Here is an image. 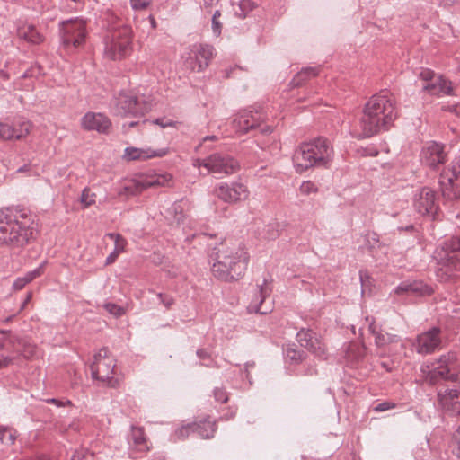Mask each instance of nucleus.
I'll return each mask as SVG.
<instances>
[{"mask_svg":"<svg viewBox=\"0 0 460 460\" xmlns=\"http://www.w3.org/2000/svg\"><path fill=\"white\" fill-rule=\"evenodd\" d=\"M211 274L217 279L232 282L243 277L250 262L245 243L235 236H226L208 253Z\"/></svg>","mask_w":460,"mask_h":460,"instance_id":"f257e3e1","label":"nucleus"},{"mask_svg":"<svg viewBox=\"0 0 460 460\" xmlns=\"http://www.w3.org/2000/svg\"><path fill=\"white\" fill-rule=\"evenodd\" d=\"M394 98L388 93L372 96L365 104L362 116L351 127L357 138L370 137L387 130L396 119Z\"/></svg>","mask_w":460,"mask_h":460,"instance_id":"f03ea898","label":"nucleus"},{"mask_svg":"<svg viewBox=\"0 0 460 460\" xmlns=\"http://www.w3.org/2000/svg\"><path fill=\"white\" fill-rule=\"evenodd\" d=\"M31 220L26 213L0 208V244L22 247L33 237Z\"/></svg>","mask_w":460,"mask_h":460,"instance_id":"7ed1b4c3","label":"nucleus"},{"mask_svg":"<svg viewBox=\"0 0 460 460\" xmlns=\"http://www.w3.org/2000/svg\"><path fill=\"white\" fill-rule=\"evenodd\" d=\"M333 155V150L327 139L320 137L302 144L295 152L293 162L299 173L314 166H327Z\"/></svg>","mask_w":460,"mask_h":460,"instance_id":"20e7f679","label":"nucleus"},{"mask_svg":"<svg viewBox=\"0 0 460 460\" xmlns=\"http://www.w3.org/2000/svg\"><path fill=\"white\" fill-rule=\"evenodd\" d=\"M434 258L438 261L437 278L440 282L460 278V241L457 239L445 243L437 248Z\"/></svg>","mask_w":460,"mask_h":460,"instance_id":"39448f33","label":"nucleus"},{"mask_svg":"<svg viewBox=\"0 0 460 460\" xmlns=\"http://www.w3.org/2000/svg\"><path fill=\"white\" fill-rule=\"evenodd\" d=\"M425 379L432 385L439 380L460 384V357L456 351H448L439 356L431 367H422Z\"/></svg>","mask_w":460,"mask_h":460,"instance_id":"423d86ee","label":"nucleus"},{"mask_svg":"<svg viewBox=\"0 0 460 460\" xmlns=\"http://www.w3.org/2000/svg\"><path fill=\"white\" fill-rule=\"evenodd\" d=\"M132 51V30L121 26L111 30L105 38L104 55L111 60H121Z\"/></svg>","mask_w":460,"mask_h":460,"instance_id":"0eeeda50","label":"nucleus"},{"mask_svg":"<svg viewBox=\"0 0 460 460\" xmlns=\"http://www.w3.org/2000/svg\"><path fill=\"white\" fill-rule=\"evenodd\" d=\"M115 359L106 348L101 349L91 365L92 376L110 387H116L118 380L113 376Z\"/></svg>","mask_w":460,"mask_h":460,"instance_id":"6e6552de","label":"nucleus"},{"mask_svg":"<svg viewBox=\"0 0 460 460\" xmlns=\"http://www.w3.org/2000/svg\"><path fill=\"white\" fill-rule=\"evenodd\" d=\"M172 181V176L170 173L146 175L139 179L126 181L118 194L120 197L128 198L141 193L147 188L170 186Z\"/></svg>","mask_w":460,"mask_h":460,"instance_id":"1a4fd4ad","label":"nucleus"},{"mask_svg":"<svg viewBox=\"0 0 460 460\" xmlns=\"http://www.w3.org/2000/svg\"><path fill=\"white\" fill-rule=\"evenodd\" d=\"M62 45L67 49H75L85 44L87 38L86 22L83 19H74L60 24Z\"/></svg>","mask_w":460,"mask_h":460,"instance_id":"9d476101","label":"nucleus"},{"mask_svg":"<svg viewBox=\"0 0 460 460\" xmlns=\"http://www.w3.org/2000/svg\"><path fill=\"white\" fill-rule=\"evenodd\" d=\"M268 120L267 116L262 111H240L232 121V128L236 134L247 133L250 129L260 128L263 134L272 132L273 125L262 126L263 122Z\"/></svg>","mask_w":460,"mask_h":460,"instance_id":"9b49d317","label":"nucleus"},{"mask_svg":"<svg viewBox=\"0 0 460 460\" xmlns=\"http://www.w3.org/2000/svg\"><path fill=\"white\" fill-rule=\"evenodd\" d=\"M214 56V49L206 44H194L183 56L184 66L191 72H202L209 65Z\"/></svg>","mask_w":460,"mask_h":460,"instance_id":"f8f14e48","label":"nucleus"},{"mask_svg":"<svg viewBox=\"0 0 460 460\" xmlns=\"http://www.w3.org/2000/svg\"><path fill=\"white\" fill-rule=\"evenodd\" d=\"M194 166L205 167L212 173L233 174L239 170L238 162L226 155L214 154L204 160H197Z\"/></svg>","mask_w":460,"mask_h":460,"instance_id":"ddd939ff","label":"nucleus"},{"mask_svg":"<svg viewBox=\"0 0 460 460\" xmlns=\"http://www.w3.org/2000/svg\"><path fill=\"white\" fill-rule=\"evenodd\" d=\"M214 194L228 204H237L246 201L250 197V190L246 184L240 181L220 183L214 189Z\"/></svg>","mask_w":460,"mask_h":460,"instance_id":"4468645a","label":"nucleus"},{"mask_svg":"<svg viewBox=\"0 0 460 460\" xmlns=\"http://www.w3.org/2000/svg\"><path fill=\"white\" fill-rule=\"evenodd\" d=\"M420 77L425 82L423 90L433 95H453L454 86L451 81L443 75H437L429 69L420 73Z\"/></svg>","mask_w":460,"mask_h":460,"instance_id":"2eb2a0df","label":"nucleus"},{"mask_svg":"<svg viewBox=\"0 0 460 460\" xmlns=\"http://www.w3.org/2000/svg\"><path fill=\"white\" fill-rule=\"evenodd\" d=\"M460 176V157L456 159L451 165L441 174L443 194L447 199L460 198V184L456 181Z\"/></svg>","mask_w":460,"mask_h":460,"instance_id":"dca6fc26","label":"nucleus"},{"mask_svg":"<svg viewBox=\"0 0 460 460\" xmlns=\"http://www.w3.org/2000/svg\"><path fill=\"white\" fill-rule=\"evenodd\" d=\"M442 343L441 330L432 327L419 334L414 342V347L419 354H430L440 349Z\"/></svg>","mask_w":460,"mask_h":460,"instance_id":"f3484780","label":"nucleus"},{"mask_svg":"<svg viewBox=\"0 0 460 460\" xmlns=\"http://www.w3.org/2000/svg\"><path fill=\"white\" fill-rule=\"evenodd\" d=\"M20 340L13 333L0 338V369L13 364L15 355L21 354Z\"/></svg>","mask_w":460,"mask_h":460,"instance_id":"a211bd4d","label":"nucleus"},{"mask_svg":"<svg viewBox=\"0 0 460 460\" xmlns=\"http://www.w3.org/2000/svg\"><path fill=\"white\" fill-rule=\"evenodd\" d=\"M80 126L86 131L107 134L111 128V122L103 113L88 111L81 118Z\"/></svg>","mask_w":460,"mask_h":460,"instance_id":"6ab92c4d","label":"nucleus"},{"mask_svg":"<svg viewBox=\"0 0 460 460\" xmlns=\"http://www.w3.org/2000/svg\"><path fill=\"white\" fill-rule=\"evenodd\" d=\"M296 340L302 347L306 348L315 357L325 359L326 348L319 339L314 336L311 330L302 329L296 333Z\"/></svg>","mask_w":460,"mask_h":460,"instance_id":"aec40b11","label":"nucleus"},{"mask_svg":"<svg viewBox=\"0 0 460 460\" xmlns=\"http://www.w3.org/2000/svg\"><path fill=\"white\" fill-rule=\"evenodd\" d=\"M414 206L420 214L435 217L438 208L435 192L429 188H423L416 195Z\"/></svg>","mask_w":460,"mask_h":460,"instance_id":"412c9836","label":"nucleus"},{"mask_svg":"<svg viewBox=\"0 0 460 460\" xmlns=\"http://www.w3.org/2000/svg\"><path fill=\"white\" fill-rule=\"evenodd\" d=\"M447 160V155L443 146L431 142L422 149L421 162L424 165L436 169L438 165L443 164Z\"/></svg>","mask_w":460,"mask_h":460,"instance_id":"4be33fe9","label":"nucleus"},{"mask_svg":"<svg viewBox=\"0 0 460 460\" xmlns=\"http://www.w3.org/2000/svg\"><path fill=\"white\" fill-rule=\"evenodd\" d=\"M167 154L168 148L153 149L151 147L137 148L129 146L125 148L122 158L127 162L146 161L155 157H163Z\"/></svg>","mask_w":460,"mask_h":460,"instance_id":"5701e85b","label":"nucleus"},{"mask_svg":"<svg viewBox=\"0 0 460 460\" xmlns=\"http://www.w3.org/2000/svg\"><path fill=\"white\" fill-rule=\"evenodd\" d=\"M184 430H192V433L197 434L201 438H210L216 431V423L209 420H205L199 423H189L179 428L176 430V435L179 438H183Z\"/></svg>","mask_w":460,"mask_h":460,"instance_id":"b1692460","label":"nucleus"},{"mask_svg":"<svg viewBox=\"0 0 460 460\" xmlns=\"http://www.w3.org/2000/svg\"><path fill=\"white\" fill-rule=\"evenodd\" d=\"M270 289H254L252 299L248 305V311L266 314L271 311V301L269 297Z\"/></svg>","mask_w":460,"mask_h":460,"instance_id":"393cba45","label":"nucleus"},{"mask_svg":"<svg viewBox=\"0 0 460 460\" xmlns=\"http://www.w3.org/2000/svg\"><path fill=\"white\" fill-rule=\"evenodd\" d=\"M33 124L26 119H18L9 122V141L25 140L31 133Z\"/></svg>","mask_w":460,"mask_h":460,"instance_id":"a878e982","label":"nucleus"},{"mask_svg":"<svg viewBox=\"0 0 460 460\" xmlns=\"http://www.w3.org/2000/svg\"><path fill=\"white\" fill-rule=\"evenodd\" d=\"M116 111L121 116H126L128 114L138 115L144 113L139 107L137 99L128 94H121L119 97Z\"/></svg>","mask_w":460,"mask_h":460,"instance_id":"bb28decb","label":"nucleus"},{"mask_svg":"<svg viewBox=\"0 0 460 460\" xmlns=\"http://www.w3.org/2000/svg\"><path fill=\"white\" fill-rule=\"evenodd\" d=\"M17 35L20 39L31 44H40L44 41V36L34 25L29 23H23L19 26Z\"/></svg>","mask_w":460,"mask_h":460,"instance_id":"cd10ccee","label":"nucleus"},{"mask_svg":"<svg viewBox=\"0 0 460 460\" xmlns=\"http://www.w3.org/2000/svg\"><path fill=\"white\" fill-rule=\"evenodd\" d=\"M438 399L443 408L449 410L460 402V387L438 392Z\"/></svg>","mask_w":460,"mask_h":460,"instance_id":"c85d7f7f","label":"nucleus"},{"mask_svg":"<svg viewBox=\"0 0 460 460\" xmlns=\"http://www.w3.org/2000/svg\"><path fill=\"white\" fill-rule=\"evenodd\" d=\"M130 447H135L137 450L145 452L149 450L144 429L139 427H132L130 438L128 439Z\"/></svg>","mask_w":460,"mask_h":460,"instance_id":"c756f323","label":"nucleus"},{"mask_svg":"<svg viewBox=\"0 0 460 460\" xmlns=\"http://www.w3.org/2000/svg\"><path fill=\"white\" fill-rule=\"evenodd\" d=\"M368 329L375 336V343L377 347H383L389 342H394L397 341V336L395 335L383 334L381 332L376 331L374 320L369 323Z\"/></svg>","mask_w":460,"mask_h":460,"instance_id":"7c9ffc66","label":"nucleus"},{"mask_svg":"<svg viewBox=\"0 0 460 460\" xmlns=\"http://www.w3.org/2000/svg\"><path fill=\"white\" fill-rule=\"evenodd\" d=\"M43 270L42 267H39L32 271L27 272L23 277L18 278L13 284V288H24L31 283V281L41 276Z\"/></svg>","mask_w":460,"mask_h":460,"instance_id":"2f4dec72","label":"nucleus"},{"mask_svg":"<svg viewBox=\"0 0 460 460\" xmlns=\"http://www.w3.org/2000/svg\"><path fill=\"white\" fill-rule=\"evenodd\" d=\"M18 433L15 429L0 426V441L5 446H12L15 443Z\"/></svg>","mask_w":460,"mask_h":460,"instance_id":"473e14b6","label":"nucleus"},{"mask_svg":"<svg viewBox=\"0 0 460 460\" xmlns=\"http://www.w3.org/2000/svg\"><path fill=\"white\" fill-rule=\"evenodd\" d=\"M319 71L314 67H307L301 70L294 78L293 82L296 85H300L306 80L315 77Z\"/></svg>","mask_w":460,"mask_h":460,"instance_id":"72a5a7b5","label":"nucleus"},{"mask_svg":"<svg viewBox=\"0 0 460 460\" xmlns=\"http://www.w3.org/2000/svg\"><path fill=\"white\" fill-rule=\"evenodd\" d=\"M106 237L114 242L113 250H116L121 253L126 251L128 242L121 234L116 233H109L106 234Z\"/></svg>","mask_w":460,"mask_h":460,"instance_id":"f704fd0d","label":"nucleus"},{"mask_svg":"<svg viewBox=\"0 0 460 460\" xmlns=\"http://www.w3.org/2000/svg\"><path fill=\"white\" fill-rule=\"evenodd\" d=\"M95 198L96 195L89 188H85L82 192L80 202L86 208L95 203Z\"/></svg>","mask_w":460,"mask_h":460,"instance_id":"c9c22d12","label":"nucleus"},{"mask_svg":"<svg viewBox=\"0 0 460 460\" xmlns=\"http://www.w3.org/2000/svg\"><path fill=\"white\" fill-rule=\"evenodd\" d=\"M285 356L291 362L298 363L303 360L304 352L294 348H288L285 351Z\"/></svg>","mask_w":460,"mask_h":460,"instance_id":"e433bc0d","label":"nucleus"},{"mask_svg":"<svg viewBox=\"0 0 460 460\" xmlns=\"http://www.w3.org/2000/svg\"><path fill=\"white\" fill-rule=\"evenodd\" d=\"M317 190H318V188L311 181H303L299 187V191L303 195H310L313 193H316Z\"/></svg>","mask_w":460,"mask_h":460,"instance_id":"4c0bfd02","label":"nucleus"},{"mask_svg":"<svg viewBox=\"0 0 460 460\" xmlns=\"http://www.w3.org/2000/svg\"><path fill=\"white\" fill-rule=\"evenodd\" d=\"M221 13L220 11H216L212 17V30L214 34L218 37L221 34L222 31V22H220Z\"/></svg>","mask_w":460,"mask_h":460,"instance_id":"58836bf2","label":"nucleus"},{"mask_svg":"<svg viewBox=\"0 0 460 460\" xmlns=\"http://www.w3.org/2000/svg\"><path fill=\"white\" fill-rule=\"evenodd\" d=\"M103 307L112 315L119 317L124 314L125 310L122 306H119L114 303H105L103 304Z\"/></svg>","mask_w":460,"mask_h":460,"instance_id":"ea45409f","label":"nucleus"},{"mask_svg":"<svg viewBox=\"0 0 460 460\" xmlns=\"http://www.w3.org/2000/svg\"><path fill=\"white\" fill-rule=\"evenodd\" d=\"M71 460H94V456L88 450H76L72 456Z\"/></svg>","mask_w":460,"mask_h":460,"instance_id":"a19ab883","label":"nucleus"},{"mask_svg":"<svg viewBox=\"0 0 460 460\" xmlns=\"http://www.w3.org/2000/svg\"><path fill=\"white\" fill-rule=\"evenodd\" d=\"M257 7V4L252 0H242L240 2V9L246 15Z\"/></svg>","mask_w":460,"mask_h":460,"instance_id":"79ce46f5","label":"nucleus"},{"mask_svg":"<svg viewBox=\"0 0 460 460\" xmlns=\"http://www.w3.org/2000/svg\"><path fill=\"white\" fill-rule=\"evenodd\" d=\"M453 441L455 444L453 453L458 459H460V426L454 433Z\"/></svg>","mask_w":460,"mask_h":460,"instance_id":"37998d69","label":"nucleus"},{"mask_svg":"<svg viewBox=\"0 0 460 460\" xmlns=\"http://www.w3.org/2000/svg\"><path fill=\"white\" fill-rule=\"evenodd\" d=\"M149 291L155 295L157 300L164 304L165 307H169L173 303V299L166 294L155 293L153 292V289H149Z\"/></svg>","mask_w":460,"mask_h":460,"instance_id":"c03bdc74","label":"nucleus"},{"mask_svg":"<svg viewBox=\"0 0 460 460\" xmlns=\"http://www.w3.org/2000/svg\"><path fill=\"white\" fill-rule=\"evenodd\" d=\"M214 397L216 401L221 403H225L228 401V394L223 388H216L214 390Z\"/></svg>","mask_w":460,"mask_h":460,"instance_id":"a18cd8bd","label":"nucleus"},{"mask_svg":"<svg viewBox=\"0 0 460 460\" xmlns=\"http://www.w3.org/2000/svg\"><path fill=\"white\" fill-rule=\"evenodd\" d=\"M0 140L9 141V121H0Z\"/></svg>","mask_w":460,"mask_h":460,"instance_id":"49530a36","label":"nucleus"},{"mask_svg":"<svg viewBox=\"0 0 460 460\" xmlns=\"http://www.w3.org/2000/svg\"><path fill=\"white\" fill-rule=\"evenodd\" d=\"M152 0H130L131 6L134 9H146Z\"/></svg>","mask_w":460,"mask_h":460,"instance_id":"de8ad7c7","label":"nucleus"},{"mask_svg":"<svg viewBox=\"0 0 460 460\" xmlns=\"http://www.w3.org/2000/svg\"><path fill=\"white\" fill-rule=\"evenodd\" d=\"M395 404L390 402H383L375 406L374 410L377 412L385 411L394 409Z\"/></svg>","mask_w":460,"mask_h":460,"instance_id":"09e8293b","label":"nucleus"},{"mask_svg":"<svg viewBox=\"0 0 460 460\" xmlns=\"http://www.w3.org/2000/svg\"><path fill=\"white\" fill-rule=\"evenodd\" d=\"M46 402L55 404L57 407H65L72 404L70 400H59L56 398L46 399Z\"/></svg>","mask_w":460,"mask_h":460,"instance_id":"8fccbe9b","label":"nucleus"},{"mask_svg":"<svg viewBox=\"0 0 460 460\" xmlns=\"http://www.w3.org/2000/svg\"><path fill=\"white\" fill-rule=\"evenodd\" d=\"M359 275L362 287L367 288L372 285L371 278L367 271H360Z\"/></svg>","mask_w":460,"mask_h":460,"instance_id":"3c124183","label":"nucleus"},{"mask_svg":"<svg viewBox=\"0 0 460 460\" xmlns=\"http://www.w3.org/2000/svg\"><path fill=\"white\" fill-rule=\"evenodd\" d=\"M119 254H121V252H119L116 250H113L106 258L105 265H111V264L114 263L116 261V260L118 259V257L119 256Z\"/></svg>","mask_w":460,"mask_h":460,"instance_id":"603ef678","label":"nucleus"},{"mask_svg":"<svg viewBox=\"0 0 460 460\" xmlns=\"http://www.w3.org/2000/svg\"><path fill=\"white\" fill-rule=\"evenodd\" d=\"M153 123L155 124H158L160 125L162 128H166V127H172L175 125V123L172 120H167V121H164V119H156L155 121H153Z\"/></svg>","mask_w":460,"mask_h":460,"instance_id":"864d4df0","label":"nucleus"},{"mask_svg":"<svg viewBox=\"0 0 460 460\" xmlns=\"http://www.w3.org/2000/svg\"><path fill=\"white\" fill-rule=\"evenodd\" d=\"M31 171V164H24L23 166L17 169L16 173H29Z\"/></svg>","mask_w":460,"mask_h":460,"instance_id":"5fc2aeb1","label":"nucleus"},{"mask_svg":"<svg viewBox=\"0 0 460 460\" xmlns=\"http://www.w3.org/2000/svg\"><path fill=\"white\" fill-rule=\"evenodd\" d=\"M448 111L455 113L456 116L460 117V105L456 104L448 107Z\"/></svg>","mask_w":460,"mask_h":460,"instance_id":"6e6d98bb","label":"nucleus"},{"mask_svg":"<svg viewBox=\"0 0 460 460\" xmlns=\"http://www.w3.org/2000/svg\"><path fill=\"white\" fill-rule=\"evenodd\" d=\"M31 294L28 293L25 299L23 300V302L21 305L20 310H22L25 308L26 304L31 300Z\"/></svg>","mask_w":460,"mask_h":460,"instance_id":"4d7b16f0","label":"nucleus"},{"mask_svg":"<svg viewBox=\"0 0 460 460\" xmlns=\"http://www.w3.org/2000/svg\"><path fill=\"white\" fill-rule=\"evenodd\" d=\"M220 0H203L204 5L210 7L217 4Z\"/></svg>","mask_w":460,"mask_h":460,"instance_id":"13d9d810","label":"nucleus"},{"mask_svg":"<svg viewBox=\"0 0 460 460\" xmlns=\"http://www.w3.org/2000/svg\"><path fill=\"white\" fill-rule=\"evenodd\" d=\"M438 1L441 2L444 5H447V6L453 5L458 2V0H438Z\"/></svg>","mask_w":460,"mask_h":460,"instance_id":"bf43d9fd","label":"nucleus"},{"mask_svg":"<svg viewBox=\"0 0 460 460\" xmlns=\"http://www.w3.org/2000/svg\"><path fill=\"white\" fill-rule=\"evenodd\" d=\"M148 19H149V22H150V24H151L152 29H154V30H155V29H156V27H157V22H156V21H155V17H154L153 15H150V16L148 17Z\"/></svg>","mask_w":460,"mask_h":460,"instance_id":"052dcab7","label":"nucleus"},{"mask_svg":"<svg viewBox=\"0 0 460 460\" xmlns=\"http://www.w3.org/2000/svg\"><path fill=\"white\" fill-rule=\"evenodd\" d=\"M197 355H198V357H199V358H202V359L208 357L207 352H206L205 350H203V349H199V350H198V351H197Z\"/></svg>","mask_w":460,"mask_h":460,"instance_id":"680f3d73","label":"nucleus"},{"mask_svg":"<svg viewBox=\"0 0 460 460\" xmlns=\"http://www.w3.org/2000/svg\"><path fill=\"white\" fill-rule=\"evenodd\" d=\"M190 433H192V430H184V431H183V435H184V437H183V438H179V437L176 435V433H175L174 435L177 437V438H178V439H184L185 438H187V437L190 435Z\"/></svg>","mask_w":460,"mask_h":460,"instance_id":"e2e57ef3","label":"nucleus"},{"mask_svg":"<svg viewBox=\"0 0 460 460\" xmlns=\"http://www.w3.org/2000/svg\"><path fill=\"white\" fill-rule=\"evenodd\" d=\"M254 365H255V363H254L253 361H252V362H247V363L245 364V371H246V372H248L249 368L253 367H254Z\"/></svg>","mask_w":460,"mask_h":460,"instance_id":"0e129e2a","label":"nucleus"},{"mask_svg":"<svg viewBox=\"0 0 460 460\" xmlns=\"http://www.w3.org/2000/svg\"><path fill=\"white\" fill-rule=\"evenodd\" d=\"M9 333H12V332L9 330H1L0 329V334H2L4 336H7V335H9Z\"/></svg>","mask_w":460,"mask_h":460,"instance_id":"69168bd1","label":"nucleus"},{"mask_svg":"<svg viewBox=\"0 0 460 460\" xmlns=\"http://www.w3.org/2000/svg\"><path fill=\"white\" fill-rule=\"evenodd\" d=\"M408 290L409 289H403V288L396 289V294L400 295V294H402L403 292L408 291Z\"/></svg>","mask_w":460,"mask_h":460,"instance_id":"338daca9","label":"nucleus"},{"mask_svg":"<svg viewBox=\"0 0 460 460\" xmlns=\"http://www.w3.org/2000/svg\"><path fill=\"white\" fill-rule=\"evenodd\" d=\"M13 315H12V316H9V317L5 318L4 322H5V323H9V322H11V321H12V319H13Z\"/></svg>","mask_w":460,"mask_h":460,"instance_id":"774afa93","label":"nucleus"}]
</instances>
